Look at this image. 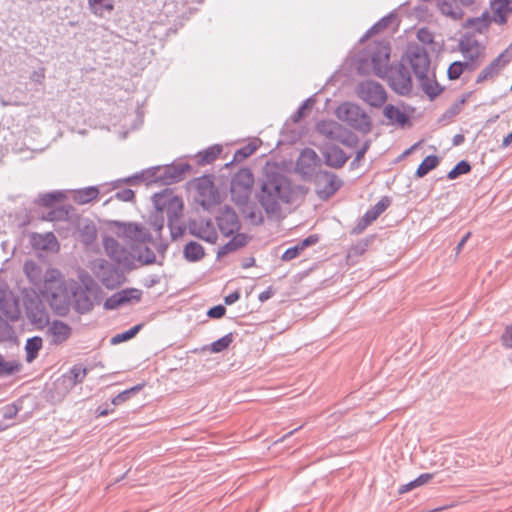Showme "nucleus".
Masks as SVG:
<instances>
[{"label":"nucleus","mask_w":512,"mask_h":512,"mask_svg":"<svg viewBox=\"0 0 512 512\" xmlns=\"http://www.w3.org/2000/svg\"><path fill=\"white\" fill-rule=\"evenodd\" d=\"M89 6L94 14L102 16L105 11H112L114 8L112 0H88Z\"/></svg>","instance_id":"45"},{"label":"nucleus","mask_w":512,"mask_h":512,"mask_svg":"<svg viewBox=\"0 0 512 512\" xmlns=\"http://www.w3.org/2000/svg\"><path fill=\"white\" fill-rule=\"evenodd\" d=\"M439 164V159L436 155H429L420 163L416 170V176L419 178L427 175L431 170L435 169Z\"/></svg>","instance_id":"43"},{"label":"nucleus","mask_w":512,"mask_h":512,"mask_svg":"<svg viewBox=\"0 0 512 512\" xmlns=\"http://www.w3.org/2000/svg\"><path fill=\"white\" fill-rule=\"evenodd\" d=\"M18 411H19L18 407L14 404L6 406L2 412L3 419H6V420L13 419L17 415Z\"/></svg>","instance_id":"60"},{"label":"nucleus","mask_w":512,"mask_h":512,"mask_svg":"<svg viewBox=\"0 0 512 512\" xmlns=\"http://www.w3.org/2000/svg\"><path fill=\"white\" fill-rule=\"evenodd\" d=\"M356 92L360 99L372 107L379 108L387 100V93L384 87L373 80L360 82L357 85Z\"/></svg>","instance_id":"10"},{"label":"nucleus","mask_w":512,"mask_h":512,"mask_svg":"<svg viewBox=\"0 0 512 512\" xmlns=\"http://www.w3.org/2000/svg\"><path fill=\"white\" fill-rule=\"evenodd\" d=\"M423 92L431 99H435L443 90L436 80L433 71L424 74L423 78H417Z\"/></svg>","instance_id":"27"},{"label":"nucleus","mask_w":512,"mask_h":512,"mask_svg":"<svg viewBox=\"0 0 512 512\" xmlns=\"http://www.w3.org/2000/svg\"><path fill=\"white\" fill-rule=\"evenodd\" d=\"M371 242V239L365 238L357 242L355 245H353L349 249V255L350 256H360L364 254Z\"/></svg>","instance_id":"52"},{"label":"nucleus","mask_w":512,"mask_h":512,"mask_svg":"<svg viewBox=\"0 0 512 512\" xmlns=\"http://www.w3.org/2000/svg\"><path fill=\"white\" fill-rule=\"evenodd\" d=\"M83 236H84V239L83 241L85 243H90L92 242L95 238H96V231H95V228L93 226H89L87 225L85 227V230L83 232Z\"/></svg>","instance_id":"62"},{"label":"nucleus","mask_w":512,"mask_h":512,"mask_svg":"<svg viewBox=\"0 0 512 512\" xmlns=\"http://www.w3.org/2000/svg\"><path fill=\"white\" fill-rule=\"evenodd\" d=\"M336 115L339 120L360 132L368 133L371 130L370 117L356 104L350 102L341 104L336 110Z\"/></svg>","instance_id":"4"},{"label":"nucleus","mask_w":512,"mask_h":512,"mask_svg":"<svg viewBox=\"0 0 512 512\" xmlns=\"http://www.w3.org/2000/svg\"><path fill=\"white\" fill-rule=\"evenodd\" d=\"M406 57L416 78H423L424 74L430 72V58L424 47L419 45L410 46Z\"/></svg>","instance_id":"14"},{"label":"nucleus","mask_w":512,"mask_h":512,"mask_svg":"<svg viewBox=\"0 0 512 512\" xmlns=\"http://www.w3.org/2000/svg\"><path fill=\"white\" fill-rule=\"evenodd\" d=\"M471 171V165L466 160L458 162L447 174V178L450 180L456 179L463 174H467Z\"/></svg>","instance_id":"48"},{"label":"nucleus","mask_w":512,"mask_h":512,"mask_svg":"<svg viewBox=\"0 0 512 512\" xmlns=\"http://www.w3.org/2000/svg\"><path fill=\"white\" fill-rule=\"evenodd\" d=\"M226 313V308L223 305H216L214 307H211L207 311V316L213 319H219L223 317Z\"/></svg>","instance_id":"56"},{"label":"nucleus","mask_w":512,"mask_h":512,"mask_svg":"<svg viewBox=\"0 0 512 512\" xmlns=\"http://www.w3.org/2000/svg\"><path fill=\"white\" fill-rule=\"evenodd\" d=\"M216 221L220 232L226 237L234 235L241 228L238 215L229 206L220 209Z\"/></svg>","instance_id":"17"},{"label":"nucleus","mask_w":512,"mask_h":512,"mask_svg":"<svg viewBox=\"0 0 512 512\" xmlns=\"http://www.w3.org/2000/svg\"><path fill=\"white\" fill-rule=\"evenodd\" d=\"M142 327H143V324H137V325L131 327L130 329H128L127 331L118 333L111 338L110 343L112 345H117V344H120L122 342L132 339L139 333V331L142 329Z\"/></svg>","instance_id":"44"},{"label":"nucleus","mask_w":512,"mask_h":512,"mask_svg":"<svg viewBox=\"0 0 512 512\" xmlns=\"http://www.w3.org/2000/svg\"><path fill=\"white\" fill-rule=\"evenodd\" d=\"M391 48L389 43L381 41L375 42V44L369 49V57L371 60L372 68L378 77L384 78L385 73L390 69Z\"/></svg>","instance_id":"12"},{"label":"nucleus","mask_w":512,"mask_h":512,"mask_svg":"<svg viewBox=\"0 0 512 512\" xmlns=\"http://www.w3.org/2000/svg\"><path fill=\"white\" fill-rule=\"evenodd\" d=\"M294 197L293 183L277 171L266 172L256 192V199L269 217L280 215L282 207L292 203Z\"/></svg>","instance_id":"1"},{"label":"nucleus","mask_w":512,"mask_h":512,"mask_svg":"<svg viewBox=\"0 0 512 512\" xmlns=\"http://www.w3.org/2000/svg\"><path fill=\"white\" fill-rule=\"evenodd\" d=\"M241 207V211L244 217L253 225H260L264 221L261 210L254 203H250L249 200L245 204H236Z\"/></svg>","instance_id":"33"},{"label":"nucleus","mask_w":512,"mask_h":512,"mask_svg":"<svg viewBox=\"0 0 512 512\" xmlns=\"http://www.w3.org/2000/svg\"><path fill=\"white\" fill-rule=\"evenodd\" d=\"M153 200L157 210L165 211L168 222L181 220L184 204L179 196L166 192L156 193Z\"/></svg>","instance_id":"9"},{"label":"nucleus","mask_w":512,"mask_h":512,"mask_svg":"<svg viewBox=\"0 0 512 512\" xmlns=\"http://www.w3.org/2000/svg\"><path fill=\"white\" fill-rule=\"evenodd\" d=\"M142 387H143V385L138 384L136 386H133L129 389H126V390L120 392L112 399V401H111L112 404L115 406L123 404L124 402L129 400L133 395H135L137 392H139L142 389Z\"/></svg>","instance_id":"47"},{"label":"nucleus","mask_w":512,"mask_h":512,"mask_svg":"<svg viewBox=\"0 0 512 512\" xmlns=\"http://www.w3.org/2000/svg\"><path fill=\"white\" fill-rule=\"evenodd\" d=\"M42 348V338L39 336H34L29 338L25 344L26 351V361L32 362L37 356Z\"/></svg>","instance_id":"40"},{"label":"nucleus","mask_w":512,"mask_h":512,"mask_svg":"<svg viewBox=\"0 0 512 512\" xmlns=\"http://www.w3.org/2000/svg\"><path fill=\"white\" fill-rule=\"evenodd\" d=\"M433 473H423L420 474L415 480L417 482L418 487L428 483L431 479H433Z\"/></svg>","instance_id":"64"},{"label":"nucleus","mask_w":512,"mask_h":512,"mask_svg":"<svg viewBox=\"0 0 512 512\" xmlns=\"http://www.w3.org/2000/svg\"><path fill=\"white\" fill-rule=\"evenodd\" d=\"M168 227L170 229V233L173 239L181 237L185 232V226L181 222V220L168 222Z\"/></svg>","instance_id":"53"},{"label":"nucleus","mask_w":512,"mask_h":512,"mask_svg":"<svg viewBox=\"0 0 512 512\" xmlns=\"http://www.w3.org/2000/svg\"><path fill=\"white\" fill-rule=\"evenodd\" d=\"M23 270L29 282L33 286L42 289L41 284H44V275H42L41 267L36 262L29 260L24 263Z\"/></svg>","instance_id":"31"},{"label":"nucleus","mask_w":512,"mask_h":512,"mask_svg":"<svg viewBox=\"0 0 512 512\" xmlns=\"http://www.w3.org/2000/svg\"><path fill=\"white\" fill-rule=\"evenodd\" d=\"M66 217H67V211L64 210L63 208H60V209H54V210L49 211L46 219L49 221H58V220L65 219Z\"/></svg>","instance_id":"57"},{"label":"nucleus","mask_w":512,"mask_h":512,"mask_svg":"<svg viewBox=\"0 0 512 512\" xmlns=\"http://www.w3.org/2000/svg\"><path fill=\"white\" fill-rule=\"evenodd\" d=\"M318 184L322 185L318 195L323 199H328L341 188L343 181L332 172L322 171L318 175Z\"/></svg>","instance_id":"22"},{"label":"nucleus","mask_w":512,"mask_h":512,"mask_svg":"<svg viewBox=\"0 0 512 512\" xmlns=\"http://www.w3.org/2000/svg\"><path fill=\"white\" fill-rule=\"evenodd\" d=\"M390 204V198L384 196L373 207L367 210L364 215L373 222L390 206Z\"/></svg>","instance_id":"39"},{"label":"nucleus","mask_w":512,"mask_h":512,"mask_svg":"<svg viewBox=\"0 0 512 512\" xmlns=\"http://www.w3.org/2000/svg\"><path fill=\"white\" fill-rule=\"evenodd\" d=\"M40 292L45 296L53 312L58 316H66L71 306V287L69 288L61 272L49 268L44 274V284Z\"/></svg>","instance_id":"2"},{"label":"nucleus","mask_w":512,"mask_h":512,"mask_svg":"<svg viewBox=\"0 0 512 512\" xmlns=\"http://www.w3.org/2000/svg\"><path fill=\"white\" fill-rule=\"evenodd\" d=\"M121 232L125 238L131 240L133 242L145 243L150 239V234L146 231V229L140 225L135 223L128 224H120Z\"/></svg>","instance_id":"25"},{"label":"nucleus","mask_w":512,"mask_h":512,"mask_svg":"<svg viewBox=\"0 0 512 512\" xmlns=\"http://www.w3.org/2000/svg\"><path fill=\"white\" fill-rule=\"evenodd\" d=\"M491 22V17L488 11H484L480 17L468 18L465 21L464 27L474 28L477 32L482 33L486 30Z\"/></svg>","instance_id":"36"},{"label":"nucleus","mask_w":512,"mask_h":512,"mask_svg":"<svg viewBox=\"0 0 512 512\" xmlns=\"http://www.w3.org/2000/svg\"><path fill=\"white\" fill-rule=\"evenodd\" d=\"M234 340V336L232 333H228L226 335H224L223 337H221L220 339L212 342L208 349L212 352V353H220L224 350H226L230 344L233 342Z\"/></svg>","instance_id":"46"},{"label":"nucleus","mask_w":512,"mask_h":512,"mask_svg":"<svg viewBox=\"0 0 512 512\" xmlns=\"http://www.w3.org/2000/svg\"><path fill=\"white\" fill-rule=\"evenodd\" d=\"M222 147L220 145H213L197 154V163L199 165L210 164L220 155Z\"/></svg>","instance_id":"37"},{"label":"nucleus","mask_w":512,"mask_h":512,"mask_svg":"<svg viewBox=\"0 0 512 512\" xmlns=\"http://www.w3.org/2000/svg\"><path fill=\"white\" fill-rule=\"evenodd\" d=\"M190 169L191 166L187 163L167 165L163 169L152 167L140 175H135L134 178L170 185L181 181L184 178V174Z\"/></svg>","instance_id":"3"},{"label":"nucleus","mask_w":512,"mask_h":512,"mask_svg":"<svg viewBox=\"0 0 512 512\" xmlns=\"http://www.w3.org/2000/svg\"><path fill=\"white\" fill-rule=\"evenodd\" d=\"M22 368L20 362L16 360L8 361L0 354V378L7 377L18 373Z\"/></svg>","instance_id":"41"},{"label":"nucleus","mask_w":512,"mask_h":512,"mask_svg":"<svg viewBox=\"0 0 512 512\" xmlns=\"http://www.w3.org/2000/svg\"><path fill=\"white\" fill-rule=\"evenodd\" d=\"M437 5L443 15L453 20H460L464 16L463 9L466 7L462 6L459 0H438Z\"/></svg>","instance_id":"28"},{"label":"nucleus","mask_w":512,"mask_h":512,"mask_svg":"<svg viewBox=\"0 0 512 512\" xmlns=\"http://www.w3.org/2000/svg\"><path fill=\"white\" fill-rule=\"evenodd\" d=\"M254 175L249 168H242L234 174L231 180V199L235 204H245L251 195Z\"/></svg>","instance_id":"6"},{"label":"nucleus","mask_w":512,"mask_h":512,"mask_svg":"<svg viewBox=\"0 0 512 512\" xmlns=\"http://www.w3.org/2000/svg\"><path fill=\"white\" fill-rule=\"evenodd\" d=\"M183 254L185 259L189 262H197L204 257L205 251L201 244L190 241L185 245Z\"/></svg>","instance_id":"35"},{"label":"nucleus","mask_w":512,"mask_h":512,"mask_svg":"<svg viewBox=\"0 0 512 512\" xmlns=\"http://www.w3.org/2000/svg\"><path fill=\"white\" fill-rule=\"evenodd\" d=\"M106 254L119 266L126 270H132L135 265V257L112 237H106L103 242Z\"/></svg>","instance_id":"13"},{"label":"nucleus","mask_w":512,"mask_h":512,"mask_svg":"<svg viewBox=\"0 0 512 512\" xmlns=\"http://www.w3.org/2000/svg\"><path fill=\"white\" fill-rule=\"evenodd\" d=\"M323 156L325 164L336 169L343 167L349 158L348 155L336 145L327 146L323 152Z\"/></svg>","instance_id":"26"},{"label":"nucleus","mask_w":512,"mask_h":512,"mask_svg":"<svg viewBox=\"0 0 512 512\" xmlns=\"http://www.w3.org/2000/svg\"><path fill=\"white\" fill-rule=\"evenodd\" d=\"M316 130L327 139L340 142L347 147H354L358 143V137L352 131L334 120L318 122Z\"/></svg>","instance_id":"5"},{"label":"nucleus","mask_w":512,"mask_h":512,"mask_svg":"<svg viewBox=\"0 0 512 512\" xmlns=\"http://www.w3.org/2000/svg\"><path fill=\"white\" fill-rule=\"evenodd\" d=\"M98 195L99 189L96 186H89L75 190L72 199L75 203L83 205L97 199Z\"/></svg>","instance_id":"34"},{"label":"nucleus","mask_w":512,"mask_h":512,"mask_svg":"<svg viewBox=\"0 0 512 512\" xmlns=\"http://www.w3.org/2000/svg\"><path fill=\"white\" fill-rule=\"evenodd\" d=\"M24 310L26 318L35 329L43 330L50 324L49 311L39 297H26Z\"/></svg>","instance_id":"8"},{"label":"nucleus","mask_w":512,"mask_h":512,"mask_svg":"<svg viewBox=\"0 0 512 512\" xmlns=\"http://www.w3.org/2000/svg\"><path fill=\"white\" fill-rule=\"evenodd\" d=\"M257 150V146L253 143H248L242 148L238 149L233 157V161L241 162L251 156Z\"/></svg>","instance_id":"50"},{"label":"nucleus","mask_w":512,"mask_h":512,"mask_svg":"<svg viewBox=\"0 0 512 512\" xmlns=\"http://www.w3.org/2000/svg\"><path fill=\"white\" fill-rule=\"evenodd\" d=\"M460 50L468 62L476 64L475 61L483 54V48L476 39L464 37L459 42Z\"/></svg>","instance_id":"24"},{"label":"nucleus","mask_w":512,"mask_h":512,"mask_svg":"<svg viewBox=\"0 0 512 512\" xmlns=\"http://www.w3.org/2000/svg\"><path fill=\"white\" fill-rule=\"evenodd\" d=\"M477 67V64L470 63L468 61L460 62L455 61L450 64L447 74L450 80L458 79L463 73L464 69H468L469 71L474 70Z\"/></svg>","instance_id":"38"},{"label":"nucleus","mask_w":512,"mask_h":512,"mask_svg":"<svg viewBox=\"0 0 512 512\" xmlns=\"http://www.w3.org/2000/svg\"><path fill=\"white\" fill-rule=\"evenodd\" d=\"M302 251L303 250L301 249L300 245L297 243L296 245L286 249L285 252L281 256V259L283 261H290V260L298 257Z\"/></svg>","instance_id":"54"},{"label":"nucleus","mask_w":512,"mask_h":512,"mask_svg":"<svg viewBox=\"0 0 512 512\" xmlns=\"http://www.w3.org/2000/svg\"><path fill=\"white\" fill-rule=\"evenodd\" d=\"M318 241H319L318 235L313 234V235H309L307 238L303 239L298 244L300 245L301 249L304 250L305 248L316 244Z\"/></svg>","instance_id":"63"},{"label":"nucleus","mask_w":512,"mask_h":512,"mask_svg":"<svg viewBox=\"0 0 512 512\" xmlns=\"http://www.w3.org/2000/svg\"><path fill=\"white\" fill-rule=\"evenodd\" d=\"M392 15L385 16L381 18L378 22H376L365 34V36L361 39L363 41L365 38L370 37L371 35H374L383 29H385L388 24L391 22Z\"/></svg>","instance_id":"51"},{"label":"nucleus","mask_w":512,"mask_h":512,"mask_svg":"<svg viewBox=\"0 0 512 512\" xmlns=\"http://www.w3.org/2000/svg\"><path fill=\"white\" fill-rule=\"evenodd\" d=\"M494 21L500 25L507 22V16L512 12V0H494L491 2Z\"/></svg>","instance_id":"29"},{"label":"nucleus","mask_w":512,"mask_h":512,"mask_svg":"<svg viewBox=\"0 0 512 512\" xmlns=\"http://www.w3.org/2000/svg\"><path fill=\"white\" fill-rule=\"evenodd\" d=\"M94 273L108 289H115L125 282L123 272L106 260H100L96 263Z\"/></svg>","instance_id":"11"},{"label":"nucleus","mask_w":512,"mask_h":512,"mask_svg":"<svg viewBox=\"0 0 512 512\" xmlns=\"http://www.w3.org/2000/svg\"><path fill=\"white\" fill-rule=\"evenodd\" d=\"M48 326L47 334L51 337L52 344H61L71 336V327L61 320H54Z\"/></svg>","instance_id":"23"},{"label":"nucleus","mask_w":512,"mask_h":512,"mask_svg":"<svg viewBox=\"0 0 512 512\" xmlns=\"http://www.w3.org/2000/svg\"><path fill=\"white\" fill-rule=\"evenodd\" d=\"M87 373V368L81 364H76L72 366L68 372L58 378L54 385L56 388H62L64 396L76 385L82 383L86 378Z\"/></svg>","instance_id":"16"},{"label":"nucleus","mask_w":512,"mask_h":512,"mask_svg":"<svg viewBox=\"0 0 512 512\" xmlns=\"http://www.w3.org/2000/svg\"><path fill=\"white\" fill-rule=\"evenodd\" d=\"M137 260L143 265H150L155 263L156 255L151 248L144 246L139 249Z\"/></svg>","instance_id":"49"},{"label":"nucleus","mask_w":512,"mask_h":512,"mask_svg":"<svg viewBox=\"0 0 512 512\" xmlns=\"http://www.w3.org/2000/svg\"><path fill=\"white\" fill-rule=\"evenodd\" d=\"M64 194L61 191H53L40 194L35 200V203L44 207H52L54 204L64 199Z\"/></svg>","instance_id":"42"},{"label":"nucleus","mask_w":512,"mask_h":512,"mask_svg":"<svg viewBox=\"0 0 512 512\" xmlns=\"http://www.w3.org/2000/svg\"><path fill=\"white\" fill-rule=\"evenodd\" d=\"M142 297V291L136 288H126L108 297L104 302L106 310H114L132 301L138 302Z\"/></svg>","instance_id":"20"},{"label":"nucleus","mask_w":512,"mask_h":512,"mask_svg":"<svg viewBox=\"0 0 512 512\" xmlns=\"http://www.w3.org/2000/svg\"><path fill=\"white\" fill-rule=\"evenodd\" d=\"M248 236L244 233H235V235L217 252V257H223L231 252H234L248 243Z\"/></svg>","instance_id":"32"},{"label":"nucleus","mask_w":512,"mask_h":512,"mask_svg":"<svg viewBox=\"0 0 512 512\" xmlns=\"http://www.w3.org/2000/svg\"><path fill=\"white\" fill-rule=\"evenodd\" d=\"M17 296L7 287L0 285V316L15 322L20 318Z\"/></svg>","instance_id":"15"},{"label":"nucleus","mask_w":512,"mask_h":512,"mask_svg":"<svg viewBox=\"0 0 512 512\" xmlns=\"http://www.w3.org/2000/svg\"><path fill=\"white\" fill-rule=\"evenodd\" d=\"M383 114L388 119V124L404 127L409 123L408 115L392 104L384 107Z\"/></svg>","instance_id":"30"},{"label":"nucleus","mask_w":512,"mask_h":512,"mask_svg":"<svg viewBox=\"0 0 512 512\" xmlns=\"http://www.w3.org/2000/svg\"><path fill=\"white\" fill-rule=\"evenodd\" d=\"M417 38L424 44H430L433 42V34L426 28H421L418 30Z\"/></svg>","instance_id":"58"},{"label":"nucleus","mask_w":512,"mask_h":512,"mask_svg":"<svg viewBox=\"0 0 512 512\" xmlns=\"http://www.w3.org/2000/svg\"><path fill=\"white\" fill-rule=\"evenodd\" d=\"M384 78L398 95L408 96L411 93L413 87L411 74L403 63L391 65Z\"/></svg>","instance_id":"7"},{"label":"nucleus","mask_w":512,"mask_h":512,"mask_svg":"<svg viewBox=\"0 0 512 512\" xmlns=\"http://www.w3.org/2000/svg\"><path fill=\"white\" fill-rule=\"evenodd\" d=\"M188 229L191 235L208 243L214 244L217 241V231L211 220H192L189 222Z\"/></svg>","instance_id":"21"},{"label":"nucleus","mask_w":512,"mask_h":512,"mask_svg":"<svg viewBox=\"0 0 512 512\" xmlns=\"http://www.w3.org/2000/svg\"><path fill=\"white\" fill-rule=\"evenodd\" d=\"M71 297L73 298V308L79 314H86L94 308V303L89 295L87 285L82 287L77 282L71 284Z\"/></svg>","instance_id":"18"},{"label":"nucleus","mask_w":512,"mask_h":512,"mask_svg":"<svg viewBox=\"0 0 512 512\" xmlns=\"http://www.w3.org/2000/svg\"><path fill=\"white\" fill-rule=\"evenodd\" d=\"M512 56L508 49L500 53L491 63H489L477 76L476 83L494 80L500 71L511 61Z\"/></svg>","instance_id":"19"},{"label":"nucleus","mask_w":512,"mask_h":512,"mask_svg":"<svg viewBox=\"0 0 512 512\" xmlns=\"http://www.w3.org/2000/svg\"><path fill=\"white\" fill-rule=\"evenodd\" d=\"M501 343L505 348L512 349V324L505 328L501 335Z\"/></svg>","instance_id":"55"},{"label":"nucleus","mask_w":512,"mask_h":512,"mask_svg":"<svg viewBox=\"0 0 512 512\" xmlns=\"http://www.w3.org/2000/svg\"><path fill=\"white\" fill-rule=\"evenodd\" d=\"M134 196H135L134 191L129 188L118 191L115 194L116 199H118L120 201H124V202L133 200Z\"/></svg>","instance_id":"59"},{"label":"nucleus","mask_w":512,"mask_h":512,"mask_svg":"<svg viewBox=\"0 0 512 512\" xmlns=\"http://www.w3.org/2000/svg\"><path fill=\"white\" fill-rule=\"evenodd\" d=\"M372 222L366 218L365 215L358 221L357 225L353 228L352 232L355 234L361 233L363 230L367 228Z\"/></svg>","instance_id":"61"}]
</instances>
